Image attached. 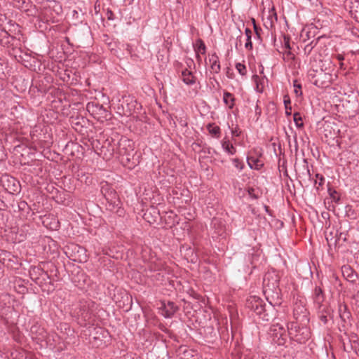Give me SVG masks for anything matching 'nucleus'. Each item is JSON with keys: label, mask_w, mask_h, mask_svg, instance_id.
<instances>
[{"label": "nucleus", "mask_w": 359, "mask_h": 359, "mask_svg": "<svg viewBox=\"0 0 359 359\" xmlns=\"http://www.w3.org/2000/svg\"><path fill=\"white\" fill-rule=\"evenodd\" d=\"M287 327L290 337L299 344H304L310 338V331L306 327H300L296 323L291 322Z\"/></svg>", "instance_id": "obj_1"}, {"label": "nucleus", "mask_w": 359, "mask_h": 359, "mask_svg": "<svg viewBox=\"0 0 359 359\" xmlns=\"http://www.w3.org/2000/svg\"><path fill=\"white\" fill-rule=\"evenodd\" d=\"M248 306L257 315L259 316L263 320L268 321L269 320V314L266 312V304L262 299L257 297H251L248 302Z\"/></svg>", "instance_id": "obj_2"}, {"label": "nucleus", "mask_w": 359, "mask_h": 359, "mask_svg": "<svg viewBox=\"0 0 359 359\" xmlns=\"http://www.w3.org/2000/svg\"><path fill=\"white\" fill-rule=\"evenodd\" d=\"M102 193L108 203V208L111 211L119 208L120 200L114 189L108 185L102 187Z\"/></svg>", "instance_id": "obj_3"}, {"label": "nucleus", "mask_w": 359, "mask_h": 359, "mask_svg": "<svg viewBox=\"0 0 359 359\" xmlns=\"http://www.w3.org/2000/svg\"><path fill=\"white\" fill-rule=\"evenodd\" d=\"M309 76L314 79L313 82V84L320 88L328 86L332 81V74L326 73L323 70H310Z\"/></svg>", "instance_id": "obj_4"}, {"label": "nucleus", "mask_w": 359, "mask_h": 359, "mask_svg": "<svg viewBox=\"0 0 359 359\" xmlns=\"http://www.w3.org/2000/svg\"><path fill=\"white\" fill-rule=\"evenodd\" d=\"M262 154L259 151L254 149L250 152L247 157V163L251 169L259 170L264 166V162L262 160Z\"/></svg>", "instance_id": "obj_5"}, {"label": "nucleus", "mask_w": 359, "mask_h": 359, "mask_svg": "<svg viewBox=\"0 0 359 359\" xmlns=\"http://www.w3.org/2000/svg\"><path fill=\"white\" fill-rule=\"evenodd\" d=\"M3 186L10 194H15L20 191L19 181L13 177L6 175L2 180Z\"/></svg>", "instance_id": "obj_6"}, {"label": "nucleus", "mask_w": 359, "mask_h": 359, "mask_svg": "<svg viewBox=\"0 0 359 359\" xmlns=\"http://www.w3.org/2000/svg\"><path fill=\"white\" fill-rule=\"evenodd\" d=\"M294 316L297 320L307 319L308 311L305 308L304 303L302 301L295 303L294 310Z\"/></svg>", "instance_id": "obj_7"}, {"label": "nucleus", "mask_w": 359, "mask_h": 359, "mask_svg": "<svg viewBox=\"0 0 359 359\" xmlns=\"http://www.w3.org/2000/svg\"><path fill=\"white\" fill-rule=\"evenodd\" d=\"M162 315L166 318H170L178 310V307L172 302H168L167 304L163 303Z\"/></svg>", "instance_id": "obj_8"}, {"label": "nucleus", "mask_w": 359, "mask_h": 359, "mask_svg": "<svg viewBox=\"0 0 359 359\" xmlns=\"http://www.w3.org/2000/svg\"><path fill=\"white\" fill-rule=\"evenodd\" d=\"M181 78L183 82L188 86L194 85L196 83V77L194 76L193 73L187 69L182 72Z\"/></svg>", "instance_id": "obj_9"}, {"label": "nucleus", "mask_w": 359, "mask_h": 359, "mask_svg": "<svg viewBox=\"0 0 359 359\" xmlns=\"http://www.w3.org/2000/svg\"><path fill=\"white\" fill-rule=\"evenodd\" d=\"M209 62L212 72L215 74H218L220 72L221 67L219 62V57L216 53H213L209 56Z\"/></svg>", "instance_id": "obj_10"}, {"label": "nucleus", "mask_w": 359, "mask_h": 359, "mask_svg": "<svg viewBox=\"0 0 359 359\" xmlns=\"http://www.w3.org/2000/svg\"><path fill=\"white\" fill-rule=\"evenodd\" d=\"M222 147L224 151L226 152L229 155H233L236 151V148L228 140L224 139L222 140Z\"/></svg>", "instance_id": "obj_11"}, {"label": "nucleus", "mask_w": 359, "mask_h": 359, "mask_svg": "<svg viewBox=\"0 0 359 359\" xmlns=\"http://www.w3.org/2000/svg\"><path fill=\"white\" fill-rule=\"evenodd\" d=\"M271 331L273 332V335H276V337H282L286 332L283 325H281L278 323L273 325L271 328Z\"/></svg>", "instance_id": "obj_12"}, {"label": "nucleus", "mask_w": 359, "mask_h": 359, "mask_svg": "<svg viewBox=\"0 0 359 359\" xmlns=\"http://www.w3.org/2000/svg\"><path fill=\"white\" fill-rule=\"evenodd\" d=\"M207 130L213 137H219L221 130L218 126H216L215 123H209L207 125Z\"/></svg>", "instance_id": "obj_13"}, {"label": "nucleus", "mask_w": 359, "mask_h": 359, "mask_svg": "<svg viewBox=\"0 0 359 359\" xmlns=\"http://www.w3.org/2000/svg\"><path fill=\"white\" fill-rule=\"evenodd\" d=\"M313 300L315 303L321 304L324 301L323 290L320 287H316L313 292Z\"/></svg>", "instance_id": "obj_14"}, {"label": "nucleus", "mask_w": 359, "mask_h": 359, "mask_svg": "<svg viewBox=\"0 0 359 359\" xmlns=\"http://www.w3.org/2000/svg\"><path fill=\"white\" fill-rule=\"evenodd\" d=\"M223 101L226 105H228L229 109H232L233 107L235 99L231 93L227 91L224 93Z\"/></svg>", "instance_id": "obj_15"}, {"label": "nucleus", "mask_w": 359, "mask_h": 359, "mask_svg": "<svg viewBox=\"0 0 359 359\" xmlns=\"http://www.w3.org/2000/svg\"><path fill=\"white\" fill-rule=\"evenodd\" d=\"M194 50L196 53H201L203 55L205 53L206 47L202 39H198L196 40L194 45Z\"/></svg>", "instance_id": "obj_16"}, {"label": "nucleus", "mask_w": 359, "mask_h": 359, "mask_svg": "<svg viewBox=\"0 0 359 359\" xmlns=\"http://www.w3.org/2000/svg\"><path fill=\"white\" fill-rule=\"evenodd\" d=\"M342 273L344 276H346V278L351 281H354L357 276V274L348 266H344L342 269Z\"/></svg>", "instance_id": "obj_17"}, {"label": "nucleus", "mask_w": 359, "mask_h": 359, "mask_svg": "<svg viewBox=\"0 0 359 359\" xmlns=\"http://www.w3.org/2000/svg\"><path fill=\"white\" fill-rule=\"evenodd\" d=\"M245 34L246 35V43L245 44V48L248 49V50H252V41H251V37H252V31L249 29V28H245Z\"/></svg>", "instance_id": "obj_18"}, {"label": "nucleus", "mask_w": 359, "mask_h": 359, "mask_svg": "<svg viewBox=\"0 0 359 359\" xmlns=\"http://www.w3.org/2000/svg\"><path fill=\"white\" fill-rule=\"evenodd\" d=\"M339 313L340 318L345 321L346 318H348L350 313L347 311V307L344 304H340L339 306Z\"/></svg>", "instance_id": "obj_19"}, {"label": "nucleus", "mask_w": 359, "mask_h": 359, "mask_svg": "<svg viewBox=\"0 0 359 359\" xmlns=\"http://www.w3.org/2000/svg\"><path fill=\"white\" fill-rule=\"evenodd\" d=\"M283 103H284L285 108V114L287 116H289L291 115V110H292V107L290 106L291 100H290L289 95H286L284 96Z\"/></svg>", "instance_id": "obj_20"}, {"label": "nucleus", "mask_w": 359, "mask_h": 359, "mask_svg": "<svg viewBox=\"0 0 359 359\" xmlns=\"http://www.w3.org/2000/svg\"><path fill=\"white\" fill-rule=\"evenodd\" d=\"M327 191L329 196L332 199V201L338 203L340 201V196H338L337 191L331 187H329Z\"/></svg>", "instance_id": "obj_21"}, {"label": "nucleus", "mask_w": 359, "mask_h": 359, "mask_svg": "<svg viewBox=\"0 0 359 359\" xmlns=\"http://www.w3.org/2000/svg\"><path fill=\"white\" fill-rule=\"evenodd\" d=\"M316 180L314 182V186L317 190H319L320 187L324 184L325 178L320 174L316 175Z\"/></svg>", "instance_id": "obj_22"}, {"label": "nucleus", "mask_w": 359, "mask_h": 359, "mask_svg": "<svg viewBox=\"0 0 359 359\" xmlns=\"http://www.w3.org/2000/svg\"><path fill=\"white\" fill-rule=\"evenodd\" d=\"M293 120L295 123V125L297 128H302L303 127L304 124L302 122V118L301 116V114L299 112H295L293 114Z\"/></svg>", "instance_id": "obj_23"}, {"label": "nucleus", "mask_w": 359, "mask_h": 359, "mask_svg": "<svg viewBox=\"0 0 359 359\" xmlns=\"http://www.w3.org/2000/svg\"><path fill=\"white\" fill-rule=\"evenodd\" d=\"M236 69L238 72V73L242 76H245L247 73L246 67L245 65L242 63H236Z\"/></svg>", "instance_id": "obj_24"}, {"label": "nucleus", "mask_w": 359, "mask_h": 359, "mask_svg": "<svg viewBox=\"0 0 359 359\" xmlns=\"http://www.w3.org/2000/svg\"><path fill=\"white\" fill-rule=\"evenodd\" d=\"M294 91L297 96H301L302 95V85L297 82V80L293 81Z\"/></svg>", "instance_id": "obj_25"}, {"label": "nucleus", "mask_w": 359, "mask_h": 359, "mask_svg": "<svg viewBox=\"0 0 359 359\" xmlns=\"http://www.w3.org/2000/svg\"><path fill=\"white\" fill-rule=\"evenodd\" d=\"M233 165L239 170H242L244 168V163L239 158H235L232 159Z\"/></svg>", "instance_id": "obj_26"}, {"label": "nucleus", "mask_w": 359, "mask_h": 359, "mask_svg": "<svg viewBox=\"0 0 359 359\" xmlns=\"http://www.w3.org/2000/svg\"><path fill=\"white\" fill-rule=\"evenodd\" d=\"M283 59L284 60H294V55L291 52L290 50H285L283 53Z\"/></svg>", "instance_id": "obj_27"}, {"label": "nucleus", "mask_w": 359, "mask_h": 359, "mask_svg": "<svg viewBox=\"0 0 359 359\" xmlns=\"http://www.w3.org/2000/svg\"><path fill=\"white\" fill-rule=\"evenodd\" d=\"M303 168H304V170L306 172V175L309 178H311V172H310V170H309V164H308L307 160L306 158H304L303 160Z\"/></svg>", "instance_id": "obj_28"}, {"label": "nucleus", "mask_w": 359, "mask_h": 359, "mask_svg": "<svg viewBox=\"0 0 359 359\" xmlns=\"http://www.w3.org/2000/svg\"><path fill=\"white\" fill-rule=\"evenodd\" d=\"M252 22L253 24V28H254L255 32L257 38L259 39L260 38V32H262V29L256 25V22L254 18L252 19Z\"/></svg>", "instance_id": "obj_29"}, {"label": "nucleus", "mask_w": 359, "mask_h": 359, "mask_svg": "<svg viewBox=\"0 0 359 359\" xmlns=\"http://www.w3.org/2000/svg\"><path fill=\"white\" fill-rule=\"evenodd\" d=\"M127 143H128V145L130 146V140H127V139H124V140H120V142H119V153L121 154H123L126 153V152H122L121 150H122L123 148L121 147L123 145H126Z\"/></svg>", "instance_id": "obj_30"}, {"label": "nucleus", "mask_w": 359, "mask_h": 359, "mask_svg": "<svg viewBox=\"0 0 359 359\" xmlns=\"http://www.w3.org/2000/svg\"><path fill=\"white\" fill-rule=\"evenodd\" d=\"M313 43V41H311V43H308L307 45H306V46L304 48V52L306 54H310V53L311 52V50H313V48L314 47V45Z\"/></svg>", "instance_id": "obj_31"}, {"label": "nucleus", "mask_w": 359, "mask_h": 359, "mask_svg": "<svg viewBox=\"0 0 359 359\" xmlns=\"http://www.w3.org/2000/svg\"><path fill=\"white\" fill-rule=\"evenodd\" d=\"M283 46H284V48H285V50H291L289 38H287L285 36L284 37V45Z\"/></svg>", "instance_id": "obj_32"}, {"label": "nucleus", "mask_w": 359, "mask_h": 359, "mask_svg": "<svg viewBox=\"0 0 359 359\" xmlns=\"http://www.w3.org/2000/svg\"><path fill=\"white\" fill-rule=\"evenodd\" d=\"M27 206L28 205L25 201H21L18 205L19 208L21 210H25Z\"/></svg>", "instance_id": "obj_33"}, {"label": "nucleus", "mask_w": 359, "mask_h": 359, "mask_svg": "<svg viewBox=\"0 0 359 359\" xmlns=\"http://www.w3.org/2000/svg\"><path fill=\"white\" fill-rule=\"evenodd\" d=\"M32 271L35 273L40 274L41 273H43V269L39 268V267H34L32 268Z\"/></svg>", "instance_id": "obj_34"}, {"label": "nucleus", "mask_w": 359, "mask_h": 359, "mask_svg": "<svg viewBox=\"0 0 359 359\" xmlns=\"http://www.w3.org/2000/svg\"><path fill=\"white\" fill-rule=\"evenodd\" d=\"M254 189L251 188L248 190L249 195L253 198H257V196L254 194Z\"/></svg>", "instance_id": "obj_35"}, {"label": "nucleus", "mask_w": 359, "mask_h": 359, "mask_svg": "<svg viewBox=\"0 0 359 359\" xmlns=\"http://www.w3.org/2000/svg\"><path fill=\"white\" fill-rule=\"evenodd\" d=\"M231 133H232V135H235L236 137L240 135V132L238 131L237 128H235L234 129H232L231 130Z\"/></svg>", "instance_id": "obj_36"}, {"label": "nucleus", "mask_w": 359, "mask_h": 359, "mask_svg": "<svg viewBox=\"0 0 359 359\" xmlns=\"http://www.w3.org/2000/svg\"><path fill=\"white\" fill-rule=\"evenodd\" d=\"M321 216L323 219H327L330 218V214L327 212H323Z\"/></svg>", "instance_id": "obj_37"}, {"label": "nucleus", "mask_w": 359, "mask_h": 359, "mask_svg": "<svg viewBox=\"0 0 359 359\" xmlns=\"http://www.w3.org/2000/svg\"><path fill=\"white\" fill-rule=\"evenodd\" d=\"M320 319L322 322H323L325 324L327 322V318L325 315L320 316Z\"/></svg>", "instance_id": "obj_38"}, {"label": "nucleus", "mask_w": 359, "mask_h": 359, "mask_svg": "<svg viewBox=\"0 0 359 359\" xmlns=\"http://www.w3.org/2000/svg\"><path fill=\"white\" fill-rule=\"evenodd\" d=\"M95 107L98 108L100 110H103L104 111H106L105 109L103 107L102 105H100L99 104H96Z\"/></svg>", "instance_id": "obj_39"}, {"label": "nucleus", "mask_w": 359, "mask_h": 359, "mask_svg": "<svg viewBox=\"0 0 359 359\" xmlns=\"http://www.w3.org/2000/svg\"><path fill=\"white\" fill-rule=\"evenodd\" d=\"M196 59L198 62L201 61V57L200 56V53H196Z\"/></svg>", "instance_id": "obj_40"}, {"label": "nucleus", "mask_w": 359, "mask_h": 359, "mask_svg": "<svg viewBox=\"0 0 359 359\" xmlns=\"http://www.w3.org/2000/svg\"><path fill=\"white\" fill-rule=\"evenodd\" d=\"M337 57H338V59H339V60H344V57H343L342 55H339L337 56Z\"/></svg>", "instance_id": "obj_41"}, {"label": "nucleus", "mask_w": 359, "mask_h": 359, "mask_svg": "<svg viewBox=\"0 0 359 359\" xmlns=\"http://www.w3.org/2000/svg\"><path fill=\"white\" fill-rule=\"evenodd\" d=\"M264 208H265V210H266V212H269V207H268V206H266V205H265V206H264Z\"/></svg>", "instance_id": "obj_42"}, {"label": "nucleus", "mask_w": 359, "mask_h": 359, "mask_svg": "<svg viewBox=\"0 0 359 359\" xmlns=\"http://www.w3.org/2000/svg\"><path fill=\"white\" fill-rule=\"evenodd\" d=\"M273 15H274V18H276V20H277V15H276V13H273Z\"/></svg>", "instance_id": "obj_43"}, {"label": "nucleus", "mask_w": 359, "mask_h": 359, "mask_svg": "<svg viewBox=\"0 0 359 359\" xmlns=\"http://www.w3.org/2000/svg\"><path fill=\"white\" fill-rule=\"evenodd\" d=\"M87 107L89 109L90 107V103H88Z\"/></svg>", "instance_id": "obj_44"}, {"label": "nucleus", "mask_w": 359, "mask_h": 359, "mask_svg": "<svg viewBox=\"0 0 359 359\" xmlns=\"http://www.w3.org/2000/svg\"><path fill=\"white\" fill-rule=\"evenodd\" d=\"M108 19H111V15H109Z\"/></svg>", "instance_id": "obj_45"}, {"label": "nucleus", "mask_w": 359, "mask_h": 359, "mask_svg": "<svg viewBox=\"0 0 359 359\" xmlns=\"http://www.w3.org/2000/svg\"><path fill=\"white\" fill-rule=\"evenodd\" d=\"M108 19H111V15H109Z\"/></svg>", "instance_id": "obj_46"}]
</instances>
